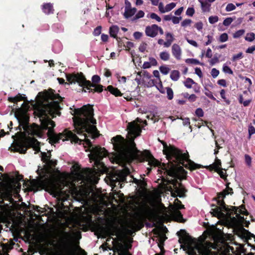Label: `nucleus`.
I'll list each match as a JSON object with an SVG mask.
<instances>
[{
  "label": "nucleus",
  "mask_w": 255,
  "mask_h": 255,
  "mask_svg": "<svg viewBox=\"0 0 255 255\" xmlns=\"http://www.w3.org/2000/svg\"><path fill=\"white\" fill-rule=\"evenodd\" d=\"M36 102L34 105V114L39 118L40 126L33 124L29 128L26 123L22 125L23 132L20 131L12 135L14 140L9 150L11 151L18 152L24 154L27 148H32L36 152L40 151V142L35 138L27 136V133L33 136L41 137L43 135V130H48L47 134L51 143H57L61 140L62 141L71 140V142L80 143L83 141L86 151H90L88 156L89 159L94 162L97 167H102L103 163L101 160L107 156V151L99 146L93 147L88 136L95 138L98 136V132L95 126L96 121L93 118V109L91 106H84L81 109L74 111L73 118L75 130L77 134L81 135L84 139L79 138L71 131L65 129L62 132L57 134L53 130L55 127L54 123L50 119L48 115L53 118L59 115L60 108L59 101L61 98L53 93L41 94L39 93L37 97Z\"/></svg>",
  "instance_id": "1"
},
{
  "label": "nucleus",
  "mask_w": 255,
  "mask_h": 255,
  "mask_svg": "<svg viewBox=\"0 0 255 255\" xmlns=\"http://www.w3.org/2000/svg\"><path fill=\"white\" fill-rule=\"evenodd\" d=\"M41 159L45 163L44 168L37 171L39 177L37 179H33L31 182L33 189H45L54 197L63 202L67 200L71 193L70 185L64 186L66 181H55L50 178V170L56 164V161L50 159V154L41 153Z\"/></svg>",
  "instance_id": "2"
},
{
  "label": "nucleus",
  "mask_w": 255,
  "mask_h": 255,
  "mask_svg": "<svg viewBox=\"0 0 255 255\" xmlns=\"http://www.w3.org/2000/svg\"><path fill=\"white\" fill-rule=\"evenodd\" d=\"M163 152L168 160V164L165 168V170L171 177H175L178 176V172L182 169L180 164L191 170L199 167L198 164L195 163L189 158L188 152L183 153L174 146L164 145Z\"/></svg>",
  "instance_id": "3"
},
{
  "label": "nucleus",
  "mask_w": 255,
  "mask_h": 255,
  "mask_svg": "<svg viewBox=\"0 0 255 255\" xmlns=\"http://www.w3.org/2000/svg\"><path fill=\"white\" fill-rule=\"evenodd\" d=\"M212 246L210 243H203L191 237L184 239V245H181L189 255H211V248H213Z\"/></svg>",
  "instance_id": "4"
},
{
  "label": "nucleus",
  "mask_w": 255,
  "mask_h": 255,
  "mask_svg": "<svg viewBox=\"0 0 255 255\" xmlns=\"http://www.w3.org/2000/svg\"><path fill=\"white\" fill-rule=\"evenodd\" d=\"M66 79L69 84H76L83 88L85 92H101L103 91V86L92 84L90 81L86 80L82 73H73L66 75Z\"/></svg>",
  "instance_id": "5"
},
{
  "label": "nucleus",
  "mask_w": 255,
  "mask_h": 255,
  "mask_svg": "<svg viewBox=\"0 0 255 255\" xmlns=\"http://www.w3.org/2000/svg\"><path fill=\"white\" fill-rule=\"evenodd\" d=\"M72 170V173L81 180V182L92 183L96 180V175L97 172L95 169L86 168L81 170L78 164H74Z\"/></svg>",
  "instance_id": "6"
},
{
  "label": "nucleus",
  "mask_w": 255,
  "mask_h": 255,
  "mask_svg": "<svg viewBox=\"0 0 255 255\" xmlns=\"http://www.w3.org/2000/svg\"><path fill=\"white\" fill-rule=\"evenodd\" d=\"M142 122L141 119L137 118L135 121L128 124L127 129L129 138L128 146L132 151L135 150V143L133 140L136 137L139 136L140 134L141 128L139 124Z\"/></svg>",
  "instance_id": "7"
},
{
  "label": "nucleus",
  "mask_w": 255,
  "mask_h": 255,
  "mask_svg": "<svg viewBox=\"0 0 255 255\" xmlns=\"http://www.w3.org/2000/svg\"><path fill=\"white\" fill-rule=\"evenodd\" d=\"M233 193V189L227 186L225 190L218 194V203L219 206L214 210L215 215L218 216L221 214H224L225 213L226 214H229V210L226 206V205L223 200L227 195L232 194Z\"/></svg>",
  "instance_id": "8"
},
{
  "label": "nucleus",
  "mask_w": 255,
  "mask_h": 255,
  "mask_svg": "<svg viewBox=\"0 0 255 255\" xmlns=\"http://www.w3.org/2000/svg\"><path fill=\"white\" fill-rule=\"evenodd\" d=\"M0 197L2 195V191L9 192L12 189L11 183L13 179L8 175L0 173Z\"/></svg>",
  "instance_id": "9"
},
{
  "label": "nucleus",
  "mask_w": 255,
  "mask_h": 255,
  "mask_svg": "<svg viewBox=\"0 0 255 255\" xmlns=\"http://www.w3.org/2000/svg\"><path fill=\"white\" fill-rule=\"evenodd\" d=\"M184 206L181 204V202L178 199L174 201V206L170 210L171 216L177 221L183 222L184 221L182 215L179 211V209H183Z\"/></svg>",
  "instance_id": "10"
},
{
  "label": "nucleus",
  "mask_w": 255,
  "mask_h": 255,
  "mask_svg": "<svg viewBox=\"0 0 255 255\" xmlns=\"http://www.w3.org/2000/svg\"><path fill=\"white\" fill-rule=\"evenodd\" d=\"M114 148L119 153L124 152L127 148L125 139L121 135H117L111 139Z\"/></svg>",
  "instance_id": "11"
},
{
  "label": "nucleus",
  "mask_w": 255,
  "mask_h": 255,
  "mask_svg": "<svg viewBox=\"0 0 255 255\" xmlns=\"http://www.w3.org/2000/svg\"><path fill=\"white\" fill-rule=\"evenodd\" d=\"M137 75L142 77V83L147 87L155 86V84L157 83V82L151 79V75L146 71H144L143 72H138Z\"/></svg>",
  "instance_id": "12"
},
{
  "label": "nucleus",
  "mask_w": 255,
  "mask_h": 255,
  "mask_svg": "<svg viewBox=\"0 0 255 255\" xmlns=\"http://www.w3.org/2000/svg\"><path fill=\"white\" fill-rule=\"evenodd\" d=\"M113 244L114 252H117L118 255H130L123 244L117 239H113Z\"/></svg>",
  "instance_id": "13"
},
{
  "label": "nucleus",
  "mask_w": 255,
  "mask_h": 255,
  "mask_svg": "<svg viewBox=\"0 0 255 255\" xmlns=\"http://www.w3.org/2000/svg\"><path fill=\"white\" fill-rule=\"evenodd\" d=\"M125 7L124 15L125 18H128L134 15L136 11V8L131 7L130 2L128 0H125Z\"/></svg>",
  "instance_id": "14"
},
{
  "label": "nucleus",
  "mask_w": 255,
  "mask_h": 255,
  "mask_svg": "<svg viewBox=\"0 0 255 255\" xmlns=\"http://www.w3.org/2000/svg\"><path fill=\"white\" fill-rule=\"evenodd\" d=\"M158 25L152 24L147 26L145 29V33L146 36L150 37H155L157 35Z\"/></svg>",
  "instance_id": "15"
},
{
  "label": "nucleus",
  "mask_w": 255,
  "mask_h": 255,
  "mask_svg": "<svg viewBox=\"0 0 255 255\" xmlns=\"http://www.w3.org/2000/svg\"><path fill=\"white\" fill-rule=\"evenodd\" d=\"M172 54L173 56L177 59L180 60L181 56V49L177 44H173L172 48Z\"/></svg>",
  "instance_id": "16"
},
{
  "label": "nucleus",
  "mask_w": 255,
  "mask_h": 255,
  "mask_svg": "<svg viewBox=\"0 0 255 255\" xmlns=\"http://www.w3.org/2000/svg\"><path fill=\"white\" fill-rule=\"evenodd\" d=\"M129 173V171L128 169H125L122 171H119L117 174V177H115V180H118L119 182H123L126 180V176ZM115 180V179H113Z\"/></svg>",
  "instance_id": "17"
},
{
  "label": "nucleus",
  "mask_w": 255,
  "mask_h": 255,
  "mask_svg": "<svg viewBox=\"0 0 255 255\" xmlns=\"http://www.w3.org/2000/svg\"><path fill=\"white\" fill-rule=\"evenodd\" d=\"M203 12H208L211 9V3L205 0H198Z\"/></svg>",
  "instance_id": "18"
},
{
  "label": "nucleus",
  "mask_w": 255,
  "mask_h": 255,
  "mask_svg": "<svg viewBox=\"0 0 255 255\" xmlns=\"http://www.w3.org/2000/svg\"><path fill=\"white\" fill-rule=\"evenodd\" d=\"M166 41L164 43L165 47H169L174 40V38L172 34L170 32H166L165 33Z\"/></svg>",
  "instance_id": "19"
},
{
  "label": "nucleus",
  "mask_w": 255,
  "mask_h": 255,
  "mask_svg": "<svg viewBox=\"0 0 255 255\" xmlns=\"http://www.w3.org/2000/svg\"><path fill=\"white\" fill-rule=\"evenodd\" d=\"M42 9L43 11L47 14L53 13L54 11L53 5L50 3L44 4L42 5Z\"/></svg>",
  "instance_id": "20"
},
{
  "label": "nucleus",
  "mask_w": 255,
  "mask_h": 255,
  "mask_svg": "<svg viewBox=\"0 0 255 255\" xmlns=\"http://www.w3.org/2000/svg\"><path fill=\"white\" fill-rule=\"evenodd\" d=\"M175 191L177 193V196L179 197H184L185 192L184 188L182 186L181 184L177 186L176 185H175Z\"/></svg>",
  "instance_id": "21"
},
{
  "label": "nucleus",
  "mask_w": 255,
  "mask_h": 255,
  "mask_svg": "<svg viewBox=\"0 0 255 255\" xmlns=\"http://www.w3.org/2000/svg\"><path fill=\"white\" fill-rule=\"evenodd\" d=\"M119 31V28L117 25H112L110 27L109 33L110 36L116 38Z\"/></svg>",
  "instance_id": "22"
},
{
  "label": "nucleus",
  "mask_w": 255,
  "mask_h": 255,
  "mask_svg": "<svg viewBox=\"0 0 255 255\" xmlns=\"http://www.w3.org/2000/svg\"><path fill=\"white\" fill-rule=\"evenodd\" d=\"M108 90L111 93L115 95L116 96H121V92L117 88H115L112 86H109L107 87Z\"/></svg>",
  "instance_id": "23"
},
{
  "label": "nucleus",
  "mask_w": 255,
  "mask_h": 255,
  "mask_svg": "<svg viewBox=\"0 0 255 255\" xmlns=\"http://www.w3.org/2000/svg\"><path fill=\"white\" fill-rule=\"evenodd\" d=\"M180 77V73L177 70H173L171 71L170 75V77L173 81H177Z\"/></svg>",
  "instance_id": "24"
},
{
  "label": "nucleus",
  "mask_w": 255,
  "mask_h": 255,
  "mask_svg": "<svg viewBox=\"0 0 255 255\" xmlns=\"http://www.w3.org/2000/svg\"><path fill=\"white\" fill-rule=\"evenodd\" d=\"M159 115L156 112H152L150 115L147 116V119H150L153 121L154 123L158 121Z\"/></svg>",
  "instance_id": "25"
},
{
  "label": "nucleus",
  "mask_w": 255,
  "mask_h": 255,
  "mask_svg": "<svg viewBox=\"0 0 255 255\" xmlns=\"http://www.w3.org/2000/svg\"><path fill=\"white\" fill-rule=\"evenodd\" d=\"M160 58L163 61H167L169 59L170 54L167 51H162L159 54Z\"/></svg>",
  "instance_id": "26"
},
{
  "label": "nucleus",
  "mask_w": 255,
  "mask_h": 255,
  "mask_svg": "<svg viewBox=\"0 0 255 255\" xmlns=\"http://www.w3.org/2000/svg\"><path fill=\"white\" fill-rule=\"evenodd\" d=\"M213 168L216 171L220 168H221V161L220 159H218L217 157L215 159V162L212 165Z\"/></svg>",
  "instance_id": "27"
},
{
  "label": "nucleus",
  "mask_w": 255,
  "mask_h": 255,
  "mask_svg": "<svg viewBox=\"0 0 255 255\" xmlns=\"http://www.w3.org/2000/svg\"><path fill=\"white\" fill-rule=\"evenodd\" d=\"M62 50V45L61 44L57 41L55 42L54 45L53 47V50L55 53H59Z\"/></svg>",
  "instance_id": "28"
},
{
  "label": "nucleus",
  "mask_w": 255,
  "mask_h": 255,
  "mask_svg": "<svg viewBox=\"0 0 255 255\" xmlns=\"http://www.w3.org/2000/svg\"><path fill=\"white\" fill-rule=\"evenodd\" d=\"M194 84H195V83L192 79L189 78H187L184 82L185 86L187 88H191Z\"/></svg>",
  "instance_id": "29"
},
{
  "label": "nucleus",
  "mask_w": 255,
  "mask_h": 255,
  "mask_svg": "<svg viewBox=\"0 0 255 255\" xmlns=\"http://www.w3.org/2000/svg\"><path fill=\"white\" fill-rule=\"evenodd\" d=\"M255 39V34L253 32L248 33L245 37V40L249 42H252Z\"/></svg>",
  "instance_id": "30"
},
{
  "label": "nucleus",
  "mask_w": 255,
  "mask_h": 255,
  "mask_svg": "<svg viewBox=\"0 0 255 255\" xmlns=\"http://www.w3.org/2000/svg\"><path fill=\"white\" fill-rule=\"evenodd\" d=\"M187 63L195 64V65H203L202 63H201L198 60L193 58H188L186 60Z\"/></svg>",
  "instance_id": "31"
},
{
  "label": "nucleus",
  "mask_w": 255,
  "mask_h": 255,
  "mask_svg": "<svg viewBox=\"0 0 255 255\" xmlns=\"http://www.w3.org/2000/svg\"><path fill=\"white\" fill-rule=\"evenodd\" d=\"M23 99V97L21 95H17L14 97H9L8 98V100L10 102L13 103H16L18 101H21Z\"/></svg>",
  "instance_id": "32"
},
{
  "label": "nucleus",
  "mask_w": 255,
  "mask_h": 255,
  "mask_svg": "<svg viewBox=\"0 0 255 255\" xmlns=\"http://www.w3.org/2000/svg\"><path fill=\"white\" fill-rule=\"evenodd\" d=\"M176 6V3L174 2H171L167 4L165 6V13L170 11L173 9Z\"/></svg>",
  "instance_id": "33"
},
{
  "label": "nucleus",
  "mask_w": 255,
  "mask_h": 255,
  "mask_svg": "<svg viewBox=\"0 0 255 255\" xmlns=\"http://www.w3.org/2000/svg\"><path fill=\"white\" fill-rule=\"evenodd\" d=\"M223 71L226 74H233V72L232 69L227 65L226 64H224L223 66Z\"/></svg>",
  "instance_id": "34"
},
{
  "label": "nucleus",
  "mask_w": 255,
  "mask_h": 255,
  "mask_svg": "<svg viewBox=\"0 0 255 255\" xmlns=\"http://www.w3.org/2000/svg\"><path fill=\"white\" fill-rule=\"evenodd\" d=\"M160 71L163 75H167L170 71V69L166 66H161L159 67Z\"/></svg>",
  "instance_id": "35"
},
{
  "label": "nucleus",
  "mask_w": 255,
  "mask_h": 255,
  "mask_svg": "<svg viewBox=\"0 0 255 255\" xmlns=\"http://www.w3.org/2000/svg\"><path fill=\"white\" fill-rule=\"evenodd\" d=\"M228 40V35L226 33H222L219 38V41L221 42H225Z\"/></svg>",
  "instance_id": "36"
},
{
  "label": "nucleus",
  "mask_w": 255,
  "mask_h": 255,
  "mask_svg": "<svg viewBox=\"0 0 255 255\" xmlns=\"http://www.w3.org/2000/svg\"><path fill=\"white\" fill-rule=\"evenodd\" d=\"M218 174L220 175V177L223 179H225L226 178V171L225 170H224L222 168H220L217 170H216Z\"/></svg>",
  "instance_id": "37"
},
{
  "label": "nucleus",
  "mask_w": 255,
  "mask_h": 255,
  "mask_svg": "<svg viewBox=\"0 0 255 255\" xmlns=\"http://www.w3.org/2000/svg\"><path fill=\"white\" fill-rule=\"evenodd\" d=\"M166 93L167 95V98L169 100H172L173 98V92L171 88L169 87L166 88Z\"/></svg>",
  "instance_id": "38"
},
{
  "label": "nucleus",
  "mask_w": 255,
  "mask_h": 255,
  "mask_svg": "<svg viewBox=\"0 0 255 255\" xmlns=\"http://www.w3.org/2000/svg\"><path fill=\"white\" fill-rule=\"evenodd\" d=\"M245 33V30L244 29H240L236 31L233 34V37L235 38H239L242 35H243Z\"/></svg>",
  "instance_id": "39"
},
{
  "label": "nucleus",
  "mask_w": 255,
  "mask_h": 255,
  "mask_svg": "<svg viewBox=\"0 0 255 255\" xmlns=\"http://www.w3.org/2000/svg\"><path fill=\"white\" fill-rule=\"evenodd\" d=\"M181 120L183 121V125L185 126H189V128L190 129V131H192V127L190 126V119L188 118H181Z\"/></svg>",
  "instance_id": "40"
},
{
  "label": "nucleus",
  "mask_w": 255,
  "mask_h": 255,
  "mask_svg": "<svg viewBox=\"0 0 255 255\" xmlns=\"http://www.w3.org/2000/svg\"><path fill=\"white\" fill-rule=\"evenodd\" d=\"M218 20L219 17L216 15L211 16L209 17V22L212 24L217 22Z\"/></svg>",
  "instance_id": "41"
},
{
  "label": "nucleus",
  "mask_w": 255,
  "mask_h": 255,
  "mask_svg": "<svg viewBox=\"0 0 255 255\" xmlns=\"http://www.w3.org/2000/svg\"><path fill=\"white\" fill-rule=\"evenodd\" d=\"M192 23V20L189 19H184L181 23V26L183 27H186L189 26Z\"/></svg>",
  "instance_id": "42"
},
{
  "label": "nucleus",
  "mask_w": 255,
  "mask_h": 255,
  "mask_svg": "<svg viewBox=\"0 0 255 255\" xmlns=\"http://www.w3.org/2000/svg\"><path fill=\"white\" fill-rule=\"evenodd\" d=\"M149 17L153 19H155L158 22H160L161 20V18L155 13H151L149 14Z\"/></svg>",
  "instance_id": "43"
},
{
  "label": "nucleus",
  "mask_w": 255,
  "mask_h": 255,
  "mask_svg": "<svg viewBox=\"0 0 255 255\" xmlns=\"http://www.w3.org/2000/svg\"><path fill=\"white\" fill-rule=\"evenodd\" d=\"M236 8V7L234 4L230 3L228 4L226 6V10L228 12L231 11L232 10H235Z\"/></svg>",
  "instance_id": "44"
},
{
  "label": "nucleus",
  "mask_w": 255,
  "mask_h": 255,
  "mask_svg": "<svg viewBox=\"0 0 255 255\" xmlns=\"http://www.w3.org/2000/svg\"><path fill=\"white\" fill-rule=\"evenodd\" d=\"M233 19L232 18L228 17L224 19V20L223 21V24L224 25H225L226 26H228L231 24V23L233 22Z\"/></svg>",
  "instance_id": "45"
},
{
  "label": "nucleus",
  "mask_w": 255,
  "mask_h": 255,
  "mask_svg": "<svg viewBox=\"0 0 255 255\" xmlns=\"http://www.w3.org/2000/svg\"><path fill=\"white\" fill-rule=\"evenodd\" d=\"M195 13V10L193 7H188L186 10V14L189 16H192Z\"/></svg>",
  "instance_id": "46"
},
{
  "label": "nucleus",
  "mask_w": 255,
  "mask_h": 255,
  "mask_svg": "<svg viewBox=\"0 0 255 255\" xmlns=\"http://www.w3.org/2000/svg\"><path fill=\"white\" fill-rule=\"evenodd\" d=\"M144 12L142 10H139L135 15L134 19L142 18L144 16Z\"/></svg>",
  "instance_id": "47"
},
{
  "label": "nucleus",
  "mask_w": 255,
  "mask_h": 255,
  "mask_svg": "<svg viewBox=\"0 0 255 255\" xmlns=\"http://www.w3.org/2000/svg\"><path fill=\"white\" fill-rule=\"evenodd\" d=\"M102 30V27L101 26H97L93 31V34L94 36H99Z\"/></svg>",
  "instance_id": "48"
},
{
  "label": "nucleus",
  "mask_w": 255,
  "mask_h": 255,
  "mask_svg": "<svg viewBox=\"0 0 255 255\" xmlns=\"http://www.w3.org/2000/svg\"><path fill=\"white\" fill-rule=\"evenodd\" d=\"M219 62V58L217 56H214L210 61L209 63L211 66L214 65L215 64Z\"/></svg>",
  "instance_id": "49"
},
{
  "label": "nucleus",
  "mask_w": 255,
  "mask_h": 255,
  "mask_svg": "<svg viewBox=\"0 0 255 255\" xmlns=\"http://www.w3.org/2000/svg\"><path fill=\"white\" fill-rule=\"evenodd\" d=\"M100 80L101 78L98 75H95L92 78V84H97L100 82Z\"/></svg>",
  "instance_id": "50"
},
{
  "label": "nucleus",
  "mask_w": 255,
  "mask_h": 255,
  "mask_svg": "<svg viewBox=\"0 0 255 255\" xmlns=\"http://www.w3.org/2000/svg\"><path fill=\"white\" fill-rule=\"evenodd\" d=\"M205 94L207 97H208L209 98H210L212 100H216L215 98L213 96V95L211 91L208 90L206 88H205Z\"/></svg>",
  "instance_id": "51"
},
{
  "label": "nucleus",
  "mask_w": 255,
  "mask_h": 255,
  "mask_svg": "<svg viewBox=\"0 0 255 255\" xmlns=\"http://www.w3.org/2000/svg\"><path fill=\"white\" fill-rule=\"evenodd\" d=\"M219 73L220 72L216 68H213L211 70V74L214 78H215L219 75Z\"/></svg>",
  "instance_id": "52"
},
{
  "label": "nucleus",
  "mask_w": 255,
  "mask_h": 255,
  "mask_svg": "<svg viewBox=\"0 0 255 255\" xmlns=\"http://www.w3.org/2000/svg\"><path fill=\"white\" fill-rule=\"evenodd\" d=\"M195 114L199 118L203 117L204 112L203 110L201 108L197 109L195 111Z\"/></svg>",
  "instance_id": "53"
},
{
  "label": "nucleus",
  "mask_w": 255,
  "mask_h": 255,
  "mask_svg": "<svg viewBox=\"0 0 255 255\" xmlns=\"http://www.w3.org/2000/svg\"><path fill=\"white\" fill-rule=\"evenodd\" d=\"M243 58V53L240 52L237 54L234 55L232 57V60L233 61H236L238 59H241Z\"/></svg>",
  "instance_id": "54"
},
{
  "label": "nucleus",
  "mask_w": 255,
  "mask_h": 255,
  "mask_svg": "<svg viewBox=\"0 0 255 255\" xmlns=\"http://www.w3.org/2000/svg\"><path fill=\"white\" fill-rule=\"evenodd\" d=\"M245 161L248 166L250 167L252 164V158L249 155L246 154L245 156Z\"/></svg>",
  "instance_id": "55"
},
{
  "label": "nucleus",
  "mask_w": 255,
  "mask_h": 255,
  "mask_svg": "<svg viewBox=\"0 0 255 255\" xmlns=\"http://www.w3.org/2000/svg\"><path fill=\"white\" fill-rule=\"evenodd\" d=\"M157 5L158 6L159 11L161 13H165V6H164L163 3L162 2H159Z\"/></svg>",
  "instance_id": "56"
},
{
  "label": "nucleus",
  "mask_w": 255,
  "mask_h": 255,
  "mask_svg": "<svg viewBox=\"0 0 255 255\" xmlns=\"http://www.w3.org/2000/svg\"><path fill=\"white\" fill-rule=\"evenodd\" d=\"M149 163L151 166H153L154 167L158 166L159 164L158 161L155 160L154 158L151 159L149 161Z\"/></svg>",
  "instance_id": "57"
},
{
  "label": "nucleus",
  "mask_w": 255,
  "mask_h": 255,
  "mask_svg": "<svg viewBox=\"0 0 255 255\" xmlns=\"http://www.w3.org/2000/svg\"><path fill=\"white\" fill-rule=\"evenodd\" d=\"M182 17L181 16L177 17L175 16H173L172 18V21L173 24H178L179 23L180 21L181 20Z\"/></svg>",
  "instance_id": "58"
},
{
  "label": "nucleus",
  "mask_w": 255,
  "mask_h": 255,
  "mask_svg": "<svg viewBox=\"0 0 255 255\" xmlns=\"http://www.w3.org/2000/svg\"><path fill=\"white\" fill-rule=\"evenodd\" d=\"M157 83H158V84L157 86H156V88L158 89V90L160 91V93H164V90H163V88L161 81H158Z\"/></svg>",
  "instance_id": "59"
},
{
  "label": "nucleus",
  "mask_w": 255,
  "mask_h": 255,
  "mask_svg": "<svg viewBox=\"0 0 255 255\" xmlns=\"http://www.w3.org/2000/svg\"><path fill=\"white\" fill-rule=\"evenodd\" d=\"M255 133V128L253 126H250L249 127V134L250 137L252 134Z\"/></svg>",
  "instance_id": "60"
},
{
  "label": "nucleus",
  "mask_w": 255,
  "mask_h": 255,
  "mask_svg": "<svg viewBox=\"0 0 255 255\" xmlns=\"http://www.w3.org/2000/svg\"><path fill=\"white\" fill-rule=\"evenodd\" d=\"M149 62L150 65L152 66H156L157 65V62L156 60L153 57L149 58Z\"/></svg>",
  "instance_id": "61"
},
{
  "label": "nucleus",
  "mask_w": 255,
  "mask_h": 255,
  "mask_svg": "<svg viewBox=\"0 0 255 255\" xmlns=\"http://www.w3.org/2000/svg\"><path fill=\"white\" fill-rule=\"evenodd\" d=\"M142 33L138 31H136L133 33V37L135 39H139L142 37Z\"/></svg>",
  "instance_id": "62"
},
{
  "label": "nucleus",
  "mask_w": 255,
  "mask_h": 255,
  "mask_svg": "<svg viewBox=\"0 0 255 255\" xmlns=\"http://www.w3.org/2000/svg\"><path fill=\"white\" fill-rule=\"evenodd\" d=\"M195 73L197 74L200 78H202L203 76V74L202 71L200 68L196 67L195 69Z\"/></svg>",
  "instance_id": "63"
},
{
  "label": "nucleus",
  "mask_w": 255,
  "mask_h": 255,
  "mask_svg": "<svg viewBox=\"0 0 255 255\" xmlns=\"http://www.w3.org/2000/svg\"><path fill=\"white\" fill-rule=\"evenodd\" d=\"M218 84L224 87H227L226 81L224 79H220L218 81Z\"/></svg>",
  "instance_id": "64"
}]
</instances>
